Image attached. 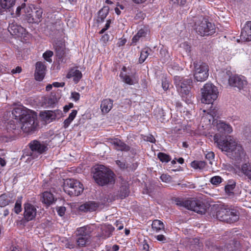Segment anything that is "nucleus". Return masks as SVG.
I'll list each match as a JSON object with an SVG mask.
<instances>
[{
  "label": "nucleus",
  "mask_w": 251,
  "mask_h": 251,
  "mask_svg": "<svg viewBox=\"0 0 251 251\" xmlns=\"http://www.w3.org/2000/svg\"><path fill=\"white\" fill-rule=\"evenodd\" d=\"M214 141L216 146L232 159L239 161L245 156L242 146L233 137L228 136L224 139H220V135L216 134L214 136Z\"/></svg>",
  "instance_id": "obj_1"
},
{
  "label": "nucleus",
  "mask_w": 251,
  "mask_h": 251,
  "mask_svg": "<svg viewBox=\"0 0 251 251\" xmlns=\"http://www.w3.org/2000/svg\"><path fill=\"white\" fill-rule=\"evenodd\" d=\"M93 172L95 181L100 185L112 184L115 182L114 174L103 165L95 166Z\"/></svg>",
  "instance_id": "obj_2"
},
{
  "label": "nucleus",
  "mask_w": 251,
  "mask_h": 251,
  "mask_svg": "<svg viewBox=\"0 0 251 251\" xmlns=\"http://www.w3.org/2000/svg\"><path fill=\"white\" fill-rule=\"evenodd\" d=\"M216 217L219 220L227 223H234L239 219L238 212L226 205L219 206L216 212Z\"/></svg>",
  "instance_id": "obj_3"
},
{
  "label": "nucleus",
  "mask_w": 251,
  "mask_h": 251,
  "mask_svg": "<svg viewBox=\"0 0 251 251\" xmlns=\"http://www.w3.org/2000/svg\"><path fill=\"white\" fill-rule=\"evenodd\" d=\"M201 102L212 104L218 98L219 92L216 86L211 83H207L201 89Z\"/></svg>",
  "instance_id": "obj_4"
},
{
  "label": "nucleus",
  "mask_w": 251,
  "mask_h": 251,
  "mask_svg": "<svg viewBox=\"0 0 251 251\" xmlns=\"http://www.w3.org/2000/svg\"><path fill=\"white\" fill-rule=\"evenodd\" d=\"M36 120L37 115L32 111L21 118L20 122L22 130L26 133H31L34 131L38 125Z\"/></svg>",
  "instance_id": "obj_5"
},
{
  "label": "nucleus",
  "mask_w": 251,
  "mask_h": 251,
  "mask_svg": "<svg viewBox=\"0 0 251 251\" xmlns=\"http://www.w3.org/2000/svg\"><path fill=\"white\" fill-rule=\"evenodd\" d=\"M63 189L69 195L78 196L83 191L82 184L74 179H66L64 183Z\"/></svg>",
  "instance_id": "obj_6"
},
{
  "label": "nucleus",
  "mask_w": 251,
  "mask_h": 251,
  "mask_svg": "<svg viewBox=\"0 0 251 251\" xmlns=\"http://www.w3.org/2000/svg\"><path fill=\"white\" fill-rule=\"evenodd\" d=\"M91 230L89 226H84L77 229L76 243L78 247L86 246L90 243Z\"/></svg>",
  "instance_id": "obj_7"
},
{
  "label": "nucleus",
  "mask_w": 251,
  "mask_h": 251,
  "mask_svg": "<svg viewBox=\"0 0 251 251\" xmlns=\"http://www.w3.org/2000/svg\"><path fill=\"white\" fill-rule=\"evenodd\" d=\"M176 202L177 205L184 206L189 210L199 214H204L206 211L204 205L199 201L188 200L184 201H177Z\"/></svg>",
  "instance_id": "obj_8"
},
{
  "label": "nucleus",
  "mask_w": 251,
  "mask_h": 251,
  "mask_svg": "<svg viewBox=\"0 0 251 251\" xmlns=\"http://www.w3.org/2000/svg\"><path fill=\"white\" fill-rule=\"evenodd\" d=\"M174 82L177 91L182 96L189 94L190 89L192 84V80L189 78H183L179 76L174 77Z\"/></svg>",
  "instance_id": "obj_9"
},
{
  "label": "nucleus",
  "mask_w": 251,
  "mask_h": 251,
  "mask_svg": "<svg viewBox=\"0 0 251 251\" xmlns=\"http://www.w3.org/2000/svg\"><path fill=\"white\" fill-rule=\"evenodd\" d=\"M196 32L201 36L212 34L215 32V26L205 19L196 25Z\"/></svg>",
  "instance_id": "obj_10"
},
{
  "label": "nucleus",
  "mask_w": 251,
  "mask_h": 251,
  "mask_svg": "<svg viewBox=\"0 0 251 251\" xmlns=\"http://www.w3.org/2000/svg\"><path fill=\"white\" fill-rule=\"evenodd\" d=\"M195 68L194 77L197 81H204L208 78L209 67L207 64L202 63L196 66Z\"/></svg>",
  "instance_id": "obj_11"
},
{
  "label": "nucleus",
  "mask_w": 251,
  "mask_h": 251,
  "mask_svg": "<svg viewBox=\"0 0 251 251\" xmlns=\"http://www.w3.org/2000/svg\"><path fill=\"white\" fill-rule=\"evenodd\" d=\"M29 147L31 149L30 156L32 159L37 158L47 150V147L44 144L36 140L31 142Z\"/></svg>",
  "instance_id": "obj_12"
},
{
  "label": "nucleus",
  "mask_w": 251,
  "mask_h": 251,
  "mask_svg": "<svg viewBox=\"0 0 251 251\" xmlns=\"http://www.w3.org/2000/svg\"><path fill=\"white\" fill-rule=\"evenodd\" d=\"M31 10L30 8H26L25 12L27 13L25 15L26 20L29 23H39L42 17L43 10L41 9H38L35 11H32L29 13V11Z\"/></svg>",
  "instance_id": "obj_13"
},
{
  "label": "nucleus",
  "mask_w": 251,
  "mask_h": 251,
  "mask_svg": "<svg viewBox=\"0 0 251 251\" xmlns=\"http://www.w3.org/2000/svg\"><path fill=\"white\" fill-rule=\"evenodd\" d=\"M229 84L239 89H243L247 85V81L243 76L233 75L228 78Z\"/></svg>",
  "instance_id": "obj_14"
},
{
  "label": "nucleus",
  "mask_w": 251,
  "mask_h": 251,
  "mask_svg": "<svg viewBox=\"0 0 251 251\" xmlns=\"http://www.w3.org/2000/svg\"><path fill=\"white\" fill-rule=\"evenodd\" d=\"M37 213L36 208L32 204L27 203L24 205V217L26 221L33 220Z\"/></svg>",
  "instance_id": "obj_15"
},
{
  "label": "nucleus",
  "mask_w": 251,
  "mask_h": 251,
  "mask_svg": "<svg viewBox=\"0 0 251 251\" xmlns=\"http://www.w3.org/2000/svg\"><path fill=\"white\" fill-rule=\"evenodd\" d=\"M107 142L117 151H127L129 150L128 146L118 138H108Z\"/></svg>",
  "instance_id": "obj_16"
},
{
  "label": "nucleus",
  "mask_w": 251,
  "mask_h": 251,
  "mask_svg": "<svg viewBox=\"0 0 251 251\" xmlns=\"http://www.w3.org/2000/svg\"><path fill=\"white\" fill-rule=\"evenodd\" d=\"M46 67L42 62H37L35 64L34 73L35 78L36 80L42 81L45 75Z\"/></svg>",
  "instance_id": "obj_17"
},
{
  "label": "nucleus",
  "mask_w": 251,
  "mask_h": 251,
  "mask_svg": "<svg viewBox=\"0 0 251 251\" xmlns=\"http://www.w3.org/2000/svg\"><path fill=\"white\" fill-rule=\"evenodd\" d=\"M183 244L189 247L192 250H200L202 246V243L198 238H186L183 240Z\"/></svg>",
  "instance_id": "obj_18"
},
{
  "label": "nucleus",
  "mask_w": 251,
  "mask_h": 251,
  "mask_svg": "<svg viewBox=\"0 0 251 251\" xmlns=\"http://www.w3.org/2000/svg\"><path fill=\"white\" fill-rule=\"evenodd\" d=\"M240 39L244 42L251 41V21L247 22L243 27Z\"/></svg>",
  "instance_id": "obj_19"
},
{
  "label": "nucleus",
  "mask_w": 251,
  "mask_h": 251,
  "mask_svg": "<svg viewBox=\"0 0 251 251\" xmlns=\"http://www.w3.org/2000/svg\"><path fill=\"white\" fill-rule=\"evenodd\" d=\"M31 110L27 109L24 107H18L15 108L12 111V114L15 120L21 121V118L30 113Z\"/></svg>",
  "instance_id": "obj_20"
},
{
  "label": "nucleus",
  "mask_w": 251,
  "mask_h": 251,
  "mask_svg": "<svg viewBox=\"0 0 251 251\" xmlns=\"http://www.w3.org/2000/svg\"><path fill=\"white\" fill-rule=\"evenodd\" d=\"M9 32L12 35L20 36L25 32V29L16 23H11L8 28Z\"/></svg>",
  "instance_id": "obj_21"
},
{
  "label": "nucleus",
  "mask_w": 251,
  "mask_h": 251,
  "mask_svg": "<svg viewBox=\"0 0 251 251\" xmlns=\"http://www.w3.org/2000/svg\"><path fill=\"white\" fill-rule=\"evenodd\" d=\"M15 198L10 194H3L0 196V207H5L14 203Z\"/></svg>",
  "instance_id": "obj_22"
},
{
  "label": "nucleus",
  "mask_w": 251,
  "mask_h": 251,
  "mask_svg": "<svg viewBox=\"0 0 251 251\" xmlns=\"http://www.w3.org/2000/svg\"><path fill=\"white\" fill-rule=\"evenodd\" d=\"M216 128L218 131L223 133H230L232 131V128L229 125L222 121L217 122Z\"/></svg>",
  "instance_id": "obj_23"
},
{
  "label": "nucleus",
  "mask_w": 251,
  "mask_h": 251,
  "mask_svg": "<svg viewBox=\"0 0 251 251\" xmlns=\"http://www.w3.org/2000/svg\"><path fill=\"white\" fill-rule=\"evenodd\" d=\"M54 47L57 56L59 58L62 57L65 53V46L64 43L63 41H58L55 43Z\"/></svg>",
  "instance_id": "obj_24"
},
{
  "label": "nucleus",
  "mask_w": 251,
  "mask_h": 251,
  "mask_svg": "<svg viewBox=\"0 0 251 251\" xmlns=\"http://www.w3.org/2000/svg\"><path fill=\"white\" fill-rule=\"evenodd\" d=\"M101 234L100 236L106 239L111 235L114 228L111 225L105 224L101 226Z\"/></svg>",
  "instance_id": "obj_25"
},
{
  "label": "nucleus",
  "mask_w": 251,
  "mask_h": 251,
  "mask_svg": "<svg viewBox=\"0 0 251 251\" xmlns=\"http://www.w3.org/2000/svg\"><path fill=\"white\" fill-rule=\"evenodd\" d=\"M113 107V100L110 99L103 100L100 104V109L103 113H107Z\"/></svg>",
  "instance_id": "obj_26"
},
{
  "label": "nucleus",
  "mask_w": 251,
  "mask_h": 251,
  "mask_svg": "<svg viewBox=\"0 0 251 251\" xmlns=\"http://www.w3.org/2000/svg\"><path fill=\"white\" fill-rule=\"evenodd\" d=\"M68 78L73 77L74 80L77 82L82 77V74L80 71L75 68L71 69L67 74Z\"/></svg>",
  "instance_id": "obj_27"
},
{
  "label": "nucleus",
  "mask_w": 251,
  "mask_h": 251,
  "mask_svg": "<svg viewBox=\"0 0 251 251\" xmlns=\"http://www.w3.org/2000/svg\"><path fill=\"white\" fill-rule=\"evenodd\" d=\"M56 112H58L59 114V111H53L51 110L46 111L42 113L41 116L46 122H50V121H52L56 118Z\"/></svg>",
  "instance_id": "obj_28"
},
{
  "label": "nucleus",
  "mask_w": 251,
  "mask_h": 251,
  "mask_svg": "<svg viewBox=\"0 0 251 251\" xmlns=\"http://www.w3.org/2000/svg\"><path fill=\"white\" fill-rule=\"evenodd\" d=\"M42 201L47 205L51 204L54 201L53 194L49 192H45L42 194Z\"/></svg>",
  "instance_id": "obj_29"
},
{
  "label": "nucleus",
  "mask_w": 251,
  "mask_h": 251,
  "mask_svg": "<svg viewBox=\"0 0 251 251\" xmlns=\"http://www.w3.org/2000/svg\"><path fill=\"white\" fill-rule=\"evenodd\" d=\"M97 204L94 202H86L79 207V210L82 211H93L96 209Z\"/></svg>",
  "instance_id": "obj_30"
},
{
  "label": "nucleus",
  "mask_w": 251,
  "mask_h": 251,
  "mask_svg": "<svg viewBox=\"0 0 251 251\" xmlns=\"http://www.w3.org/2000/svg\"><path fill=\"white\" fill-rule=\"evenodd\" d=\"M16 0H0V11L2 9H10L16 3Z\"/></svg>",
  "instance_id": "obj_31"
},
{
  "label": "nucleus",
  "mask_w": 251,
  "mask_h": 251,
  "mask_svg": "<svg viewBox=\"0 0 251 251\" xmlns=\"http://www.w3.org/2000/svg\"><path fill=\"white\" fill-rule=\"evenodd\" d=\"M148 32V28L146 27H143L140 29L137 33L133 37L132 43H136L140 38L144 37L147 34Z\"/></svg>",
  "instance_id": "obj_32"
},
{
  "label": "nucleus",
  "mask_w": 251,
  "mask_h": 251,
  "mask_svg": "<svg viewBox=\"0 0 251 251\" xmlns=\"http://www.w3.org/2000/svg\"><path fill=\"white\" fill-rule=\"evenodd\" d=\"M109 8L107 6H104L99 12L98 21L99 22H102L104 19L106 17L108 14Z\"/></svg>",
  "instance_id": "obj_33"
},
{
  "label": "nucleus",
  "mask_w": 251,
  "mask_h": 251,
  "mask_svg": "<svg viewBox=\"0 0 251 251\" xmlns=\"http://www.w3.org/2000/svg\"><path fill=\"white\" fill-rule=\"evenodd\" d=\"M235 187V182L234 181L229 182L225 187L226 193L229 196L234 194V189Z\"/></svg>",
  "instance_id": "obj_34"
},
{
  "label": "nucleus",
  "mask_w": 251,
  "mask_h": 251,
  "mask_svg": "<svg viewBox=\"0 0 251 251\" xmlns=\"http://www.w3.org/2000/svg\"><path fill=\"white\" fill-rule=\"evenodd\" d=\"M152 228L156 232H159L164 228L163 223L160 220H155L152 222Z\"/></svg>",
  "instance_id": "obj_35"
},
{
  "label": "nucleus",
  "mask_w": 251,
  "mask_h": 251,
  "mask_svg": "<svg viewBox=\"0 0 251 251\" xmlns=\"http://www.w3.org/2000/svg\"><path fill=\"white\" fill-rule=\"evenodd\" d=\"M241 171L248 178L251 177V165L245 163L242 165Z\"/></svg>",
  "instance_id": "obj_36"
},
{
  "label": "nucleus",
  "mask_w": 251,
  "mask_h": 251,
  "mask_svg": "<svg viewBox=\"0 0 251 251\" xmlns=\"http://www.w3.org/2000/svg\"><path fill=\"white\" fill-rule=\"evenodd\" d=\"M191 166L195 169H203L206 166V163L202 161H194L191 162Z\"/></svg>",
  "instance_id": "obj_37"
},
{
  "label": "nucleus",
  "mask_w": 251,
  "mask_h": 251,
  "mask_svg": "<svg viewBox=\"0 0 251 251\" xmlns=\"http://www.w3.org/2000/svg\"><path fill=\"white\" fill-rule=\"evenodd\" d=\"M120 76L122 78L123 81L129 85H133L136 83L133 79H132L129 75H126L124 73H121Z\"/></svg>",
  "instance_id": "obj_38"
},
{
  "label": "nucleus",
  "mask_w": 251,
  "mask_h": 251,
  "mask_svg": "<svg viewBox=\"0 0 251 251\" xmlns=\"http://www.w3.org/2000/svg\"><path fill=\"white\" fill-rule=\"evenodd\" d=\"M149 50H150L149 49L147 50H143L141 51L140 56L139 59V62L140 63H143L146 59H147V57L149 55Z\"/></svg>",
  "instance_id": "obj_39"
},
{
  "label": "nucleus",
  "mask_w": 251,
  "mask_h": 251,
  "mask_svg": "<svg viewBox=\"0 0 251 251\" xmlns=\"http://www.w3.org/2000/svg\"><path fill=\"white\" fill-rule=\"evenodd\" d=\"M158 157L161 161L165 162H168L171 159L169 155L162 152H159L158 154Z\"/></svg>",
  "instance_id": "obj_40"
},
{
  "label": "nucleus",
  "mask_w": 251,
  "mask_h": 251,
  "mask_svg": "<svg viewBox=\"0 0 251 251\" xmlns=\"http://www.w3.org/2000/svg\"><path fill=\"white\" fill-rule=\"evenodd\" d=\"M223 178L220 176H215L211 178L210 182L215 185H217L222 182Z\"/></svg>",
  "instance_id": "obj_41"
},
{
  "label": "nucleus",
  "mask_w": 251,
  "mask_h": 251,
  "mask_svg": "<svg viewBox=\"0 0 251 251\" xmlns=\"http://www.w3.org/2000/svg\"><path fill=\"white\" fill-rule=\"evenodd\" d=\"M53 55V52L50 50L46 51L43 54L44 58L48 62L50 63L52 61L50 57Z\"/></svg>",
  "instance_id": "obj_42"
},
{
  "label": "nucleus",
  "mask_w": 251,
  "mask_h": 251,
  "mask_svg": "<svg viewBox=\"0 0 251 251\" xmlns=\"http://www.w3.org/2000/svg\"><path fill=\"white\" fill-rule=\"evenodd\" d=\"M57 102V99L55 98V96L51 95L50 96L48 99V104L49 106H52Z\"/></svg>",
  "instance_id": "obj_43"
},
{
  "label": "nucleus",
  "mask_w": 251,
  "mask_h": 251,
  "mask_svg": "<svg viewBox=\"0 0 251 251\" xmlns=\"http://www.w3.org/2000/svg\"><path fill=\"white\" fill-rule=\"evenodd\" d=\"M21 202L20 201H17L15 204L14 211L16 213L18 214L21 211Z\"/></svg>",
  "instance_id": "obj_44"
},
{
  "label": "nucleus",
  "mask_w": 251,
  "mask_h": 251,
  "mask_svg": "<svg viewBox=\"0 0 251 251\" xmlns=\"http://www.w3.org/2000/svg\"><path fill=\"white\" fill-rule=\"evenodd\" d=\"M25 2L21 4V5L18 6L16 8V13H15L16 15L18 17L20 16L21 14L22 9H25Z\"/></svg>",
  "instance_id": "obj_45"
},
{
  "label": "nucleus",
  "mask_w": 251,
  "mask_h": 251,
  "mask_svg": "<svg viewBox=\"0 0 251 251\" xmlns=\"http://www.w3.org/2000/svg\"><path fill=\"white\" fill-rule=\"evenodd\" d=\"M205 157L207 159H208L209 161V163L212 164V160L214 159V152L212 151L208 152L205 154Z\"/></svg>",
  "instance_id": "obj_46"
},
{
  "label": "nucleus",
  "mask_w": 251,
  "mask_h": 251,
  "mask_svg": "<svg viewBox=\"0 0 251 251\" xmlns=\"http://www.w3.org/2000/svg\"><path fill=\"white\" fill-rule=\"evenodd\" d=\"M160 179L162 180V181L165 182H170L171 180V176L167 174H162L160 176Z\"/></svg>",
  "instance_id": "obj_47"
},
{
  "label": "nucleus",
  "mask_w": 251,
  "mask_h": 251,
  "mask_svg": "<svg viewBox=\"0 0 251 251\" xmlns=\"http://www.w3.org/2000/svg\"><path fill=\"white\" fill-rule=\"evenodd\" d=\"M8 130H11L12 129H15L16 128V126L15 124V121H10L6 126Z\"/></svg>",
  "instance_id": "obj_48"
},
{
  "label": "nucleus",
  "mask_w": 251,
  "mask_h": 251,
  "mask_svg": "<svg viewBox=\"0 0 251 251\" xmlns=\"http://www.w3.org/2000/svg\"><path fill=\"white\" fill-rule=\"evenodd\" d=\"M111 23V20H110V19L107 20L104 27L100 31V33L102 34V33H104L106 30H107L110 27V25Z\"/></svg>",
  "instance_id": "obj_49"
},
{
  "label": "nucleus",
  "mask_w": 251,
  "mask_h": 251,
  "mask_svg": "<svg viewBox=\"0 0 251 251\" xmlns=\"http://www.w3.org/2000/svg\"><path fill=\"white\" fill-rule=\"evenodd\" d=\"M56 210L58 215L60 216H62L65 214L66 208L64 206H60L57 207Z\"/></svg>",
  "instance_id": "obj_50"
},
{
  "label": "nucleus",
  "mask_w": 251,
  "mask_h": 251,
  "mask_svg": "<svg viewBox=\"0 0 251 251\" xmlns=\"http://www.w3.org/2000/svg\"><path fill=\"white\" fill-rule=\"evenodd\" d=\"M72 98L75 101H78L80 98V95L78 93L74 92L71 93Z\"/></svg>",
  "instance_id": "obj_51"
},
{
  "label": "nucleus",
  "mask_w": 251,
  "mask_h": 251,
  "mask_svg": "<svg viewBox=\"0 0 251 251\" xmlns=\"http://www.w3.org/2000/svg\"><path fill=\"white\" fill-rule=\"evenodd\" d=\"M141 250L142 251H149V246L146 242H143L141 245Z\"/></svg>",
  "instance_id": "obj_52"
},
{
  "label": "nucleus",
  "mask_w": 251,
  "mask_h": 251,
  "mask_svg": "<svg viewBox=\"0 0 251 251\" xmlns=\"http://www.w3.org/2000/svg\"><path fill=\"white\" fill-rule=\"evenodd\" d=\"M155 238L160 242H162L163 243L166 242V238L164 235L160 234L155 236Z\"/></svg>",
  "instance_id": "obj_53"
},
{
  "label": "nucleus",
  "mask_w": 251,
  "mask_h": 251,
  "mask_svg": "<svg viewBox=\"0 0 251 251\" xmlns=\"http://www.w3.org/2000/svg\"><path fill=\"white\" fill-rule=\"evenodd\" d=\"M162 86L164 90H167L169 87V81L166 79H164L162 81Z\"/></svg>",
  "instance_id": "obj_54"
},
{
  "label": "nucleus",
  "mask_w": 251,
  "mask_h": 251,
  "mask_svg": "<svg viewBox=\"0 0 251 251\" xmlns=\"http://www.w3.org/2000/svg\"><path fill=\"white\" fill-rule=\"evenodd\" d=\"M176 2L180 5H184L191 2V0H176L175 2Z\"/></svg>",
  "instance_id": "obj_55"
},
{
  "label": "nucleus",
  "mask_w": 251,
  "mask_h": 251,
  "mask_svg": "<svg viewBox=\"0 0 251 251\" xmlns=\"http://www.w3.org/2000/svg\"><path fill=\"white\" fill-rule=\"evenodd\" d=\"M77 111L76 110H73L71 112V113L69 114V118L70 119H72L73 120L75 118V117L76 114H77Z\"/></svg>",
  "instance_id": "obj_56"
},
{
  "label": "nucleus",
  "mask_w": 251,
  "mask_h": 251,
  "mask_svg": "<svg viewBox=\"0 0 251 251\" xmlns=\"http://www.w3.org/2000/svg\"><path fill=\"white\" fill-rule=\"evenodd\" d=\"M73 121V120L69 119V118L68 117L64 122V127L65 128L68 127Z\"/></svg>",
  "instance_id": "obj_57"
},
{
  "label": "nucleus",
  "mask_w": 251,
  "mask_h": 251,
  "mask_svg": "<svg viewBox=\"0 0 251 251\" xmlns=\"http://www.w3.org/2000/svg\"><path fill=\"white\" fill-rule=\"evenodd\" d=\"M65 246L66 248L69 249H73L75 248V245L73 243H71V242L68 241L65 245Z\"/></svg>",
  "instance_id": "obj_58"
},
{
  "label": "nucleus",
  "mask_w": 251,
  "mask_h": 251,
  "mask_svg": "<svg viewBox=\"0 0 251 251\" xmlns=\"http://www.w3.org/2000/svg\"><path fill=\"white\" fill-rule=\"evenodd\" d=\"M146 140L151 143H154L155 141V139L152 135L147 136Z\"/></svg>",
  "instance_id": "obj_59"
},
{
  "label": "nucleus",
  "mask_w": 251,
  "mask_h": 251,
  "mask_svg": "<svg viewBox=\"0 0 251 251\" xmlns=\"http://www.w3.org/2000/svg\"><path fill=\"white\" fill-rule=\"evenodd\" d=\"M22 71V68L20 67H17L15 69H13L11 71L12 74L20 73Z\"/></svg>",
  "instance_id": "obj_60"
},
{
  "label": "nucleus",
  "mask_w": 251,
  "mask_h": 251,
  "mask_svg": "<svg viewBox=\"0 0 251 251\" xmlns=\"http://www.w3.org/2000/svg\"><path fill=\"white\" fill-rule=\"evenodd\" d=\"M65 83L64 82L62 83H59V82H54L52 84V85L54 86L55 87H63Z\"/></svg>",
  "instance_id": "obj_61"
},
{
  "label": "nucleus",
  "mask_w": 251,
  "mask_h": 251,
  "mask_svg": "<svg viewBox=\"0 0 251 251\" xmlns=\"http://www.w3.org/2000/svg\"><path fill=\"white\" fill-rule=\"evenodd\" d=\"M116 164L122 169H124L125 167V164L120 160H117L116 161Z\"/></svg>",
  "instance_id": "obj_62"
},
{
  "label": "nucleus",
  "mask_w": 251,
  "mask_h": 251,
  "mask_svg": "<svg viewBox=\"0 0 251 251\" xmlns=\"http://www.w3.org/2000/svg\"><path fill=\"white\" fill-rule=\"evenodd\" d=\"M115 226H116L118 230H121L124 227L123 225L121 223H119L118 222H116L115 223Z\"/></svg>",
  "instance_id": "obj_63"
},
{
  "label": "nucleus",
  "mask_w": 251,
  "mask_h": 251,
  "mask_svg": "<svg viewBox=\"0 0 251 251\" xmlns=\"http://www.w3.org/2000/svg\"><path fill=\"white\" fill-rule=\"evenodd\" d=\"M73 107V103H70L68 105H65L64 107V110L65 112H67L70 108Z\"/></svg>",
  "instance_id": "obj_64"
}]
</instances>
